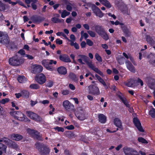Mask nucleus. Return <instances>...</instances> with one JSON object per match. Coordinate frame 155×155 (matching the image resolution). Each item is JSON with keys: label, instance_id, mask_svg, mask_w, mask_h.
Returning <instances> with one entry per match:
<instances>
[{"label": "nucleus", "instance_id": "1", "mask_svg": "<svg viewBox=\"0 0 155 155\" xmlns=\"http://www.w3.org/2000/svg\"><path fill=\"white\" fill-rule=\"evenodd\" d=\"M10 115L15 119L21 121H28L29 120L22 112L19 111L10 112Z\"/></svg>", "mask_w": 155, "mask_h": 155}, {"label": "nucleus", "instance_id": "2", "mask_svg": "<svg viewBox=\"0 0 155 155\" xmlns=\"http://www.w3.org/2000/svg\"><path fill=\"white\" fill-rule=\"evenodd\" d=\"M75 115L77 118L81 120H84L88 117V114L81 108H78L75 112Z\"/></svg>", "mask_w": 155, "mask_h": 155}, {"label": "nucleus", "instance_id": "3", "mask_svg": "<svg viewBox=\"0 0 155 155\" xmlns=\"http://www.w3.org/2000/svg\"><path fill=\"white\" fill-rule=\"evenodd\" d=\"M57 61L52 60L45 59L41 61L42 65L48 70L53 71L55 70V68L51 65L56 64Z\"/></svg>", "mask_w": 155, "mask_h": 155}, {"label": "nucleus", "instance_id": "4", "mask_svg": "<svg viewBox=\"0 0 155 155\" xmlns=\"http://www.w3.org/2000/svg\"><path fill=\"white\" fill-rule=\"evenodd\" d=\"M9 64L13 66L18 65L24 62L23 59L18 55H15L9 59Z\"/></svg>", "mask_w": 155, "mask_h": 155}, {"label": "nucleus", "instance_id": "5", "mask_svg": "<svg viewBox=\"0 0 155 155\" xmlns=\"http://www.w3.org/2000/svg\"><path fill=\"white\" fill-rule=\"evenodd\" d=\"M91 7L92 10L94 13L99 18H101L104 16V14L101 11L100 9L96 6L95 5L91 3L88 2L86 3V5H84Z\"/></svg>", "mask_w": 155, "mask_h": 155}, {"label": "nucleus", "instance_id": "6", "mask_svg": "<svg viewBox=\"0 0 155 155\" xmlns=\"http://www.w3.org/2000/svg\"><path fill=\"white\" fill-rule=\"evenodd\" d=\"M87 90L89 94L93 95H99L100 93L98 87L93 84H91L89 85L87 87Z\"/></svg>", "mask_w": 155, "mask_h": 155}, {"label": "nucleus", "instance_id": "7", "mask_svg": "<svg viewBox=\"0 0 155 155\" xmlns=\"http://www.w3.org/2000/svg\"><path fill=\"white\" fill-rule=\"evenodd\" d=\"M9 42V37L6 32L0 31V43L3 45H8Z\"/></svg>", "mask_w": 155, "mask_h": 155}, {"label": "nucleus", "instance_id": "8", "mask_svg": "<svg viewBox=\"0 0 155 155\" xmlns=\"http://www.w3.org/2000/svg\"><path fill=\"white\" fill-rule=\"evenodd\" d=\"M95 30L96 32L105 40L108 39L109 37L107 35L104 31L103 28L99 26H96L95 27Z\"/></svg>", "mask_w": 155, "mask_h": 155}, {"label": "nucleus", "instance_id": "9", "mask_svg": "<svg viewBox=\"0 0 155 155\" xmlns=\"http://www.w3.org/2000/svg\"><path fill=\"white\" fill-rule=\"evenodd\" d=\"M36 81L39 84H42L45 83L46 81L45 75L41 73L37 75L35 78Z\"/></svg>", "mask_w": 155, "mask_h": 155}, {"label": "nucleus", "instance_id": "10", "mask_svg": "<svg viewBox=\"0 0 155 155\" xmlns=\"http://www.w3.org/2000/svg\"><path fill=\"white\" fill-rule=\"evenodd\" d=\"M26 114L30 118L35 121H40L41 120V118L37 114L32 112L27 111L26 112Z\"/></svg>", "mask_w": 155, "mask_h": 155}, {"label": "nucleus", "instance_id": "11", "mask_svg": "<svg viewBox=\"0 0 155 155\" xmlns=\"http://www.w3.org/2000/svg\"><path fill=\"white\" fill-rule=\"evenodd\" d=\"M43 67L40 65L35 64L31 67V72L33 73H40L42 71Z\"/></svg>", "mask_w": 155, "mask_h": 155}, {"label": "nucleus", "instance_id": "12", "mask_svg": "<svg viewBox=\"0 0 155 155\" xmlns=\"http://www.w3.org/2000/svg\"><path fill=\"white\" fill-rule=\"evenodd\" d=\"M133 122L137 129L140 131L143 132L144 130L143 129L139 119L137 117H134L133 119Z\"/></svg>", "mask_w": 155, "mask_h": 155}, {"label": "nucleus", "instance_id": "13", "mask_svg": "<svg viewBox=\"0 0 155 155\" xmlns=\"http://www.w3.org/2000/svg\"><path fill=\"white\" fill-rule=\"evenodd\" d=\"M123 150L125 155H132L133 153L136 152L134 149L127 147H124Z\"/></svg>", "mask_w": 155, "mask_h": 155}, {"label": "nucleus", "instance_id": "14", "mask_svg": "<svg viewBox=\"0 0 155 155\" xmlns=\"http://www.w3.org/2000/svg\"><path fill=\"white\" fill-rule=\"evenodd\" d=\"M27 132L31 136L36 138L37 139L39 140L41 139L40 136L38 135V133L37 131L33 130L28 129L27 130Z\"/></svg>", "mask_w": 155, "mask_h": 155}, {"label": "nucleus", "instance_id": "15", "mask_svg": "<svg viewBox=\"0 0 155 155\" xmlns=\"http://www.w3.org/2000/svg\"><path fill=\"white\" fill-rule=\"evenodd\" d=\"M77 57L78 61L81 64H84L88 61V58L84 55H78Z\"/></svg>", "mask_w": 155, "mask_h": 155}, {"label": "nucleus", "instance_id": "16", "mask_svg": "<svg viewBox=\"0 0 155 155\" xmlns=\"http://www.w3.org/2000/svg\"><path fill=\"white\" fill-rule=\"evenodd\" d=\"M63 105L66 110H69L74 107V105L68 100L64 101L63 102Z\"/></svg>", "mask_w": 155, "mask_h": 155}, {"label": "nucleus", "instance_id": "17", "mask_svg": "<svg viewBox=\"0 0 155 155\" xmlns=\"http://www.w3.org/2000/svg\"><path fill=\"white\" fill-rule=\"evenodd\" d=\"M125 64L127 69L129 71L133 73L135 72V69L134 67L130 62L126 61L125 62Z\"/></svg>", "mask_w": 155, "mask_h": 155}, {"label": "nucleus", "instance_id": "18", "mask_svg": "<svg viewBox=\"0 0 155 155\" xmlns=\"http://www.w3.org/2000/svg\"><path fill=\"white\" fill-rule=\"evenodd\" d=\"M11 141H8L7 143V145L8 146L16 150H19L18 145L15 142H13L10 140Z\"/></svg>", "mask_w": 155, "mask_h": 155}, {"label": "nucleus", "instance_id": "19", "mask_svg": "<svg viewBox=\"0 0 155 155\" xmlns=\"http://www.w3.org/2000/svg\"><path fill=\"white\" fill-rule=\"evenodd\" d=\"M23 138V137L22 135L18 134H13L11 136V138L12 139L16 141L21 140Z\"/></svg>", "mask_w": 155, "mask_h": 155}, {"label": "nucleus", "instance_id": "20", "mask_svg": "<svg viewBox=\"0 0 155 155\" xmlns=\"http://www.w3.org/2000/svg\"><path fill=\"white\" fill-rule=\"evenodd\" d=\"M59 59L61 61L66 62H70L71 60L69 56L66 54L60 55L59 56Z\"/></svg>", "mask_w": 155, "mask_h": 155}, {"label": "nucleus", "instance_id": "21", "mask_svg": "<svg viewBox=\"0 0 155 155\" xmlns=\"http://www.w3.org/2000/svg\"><path fill=\"white\" fill-rule=\"evenodd\" d=\"M98 120L99 122L101 123H105L106 121V117L103 114H98Z\"/></svg>", "mask_w": 155, "mask_h": 155}, {"label": "nucleus", "instance_id": "22", "mask_svg": "<svg viewBox=\"0 0 155 155\" xmlns=\"http://www.w3.org/2000/svg\"><path fill=\"white\" fill-rule=\"evenodd\" d=\"M99 1L101 3L108 8H110L112 6L109 2L107 0H99Z\"/></svg>", "mask_w": 155, "mask_h": 155}, {"label": "nucleus", "instance_id": "23", "mask_svg": "<svg viewBox=\"0 0 155 155\" xmlns=\"http://www.w3.org/2000/svg\"><path fill=\"white\" fill-rule=\"evenodd\" d=\"M57 71L59 74H65L67 73L66 69L64 67L58 68L57 69Z\"/></svg>", "mask_w": 155, "mask_h": 155}, {"label": "nucleus", "instance_id": "24", "mask_svg": "<svg viewBox=\"0 0 155 155\" xmlns=\"http://www.w3.org/2000/svg\"><path fill=\"white\" fill-rule=\"evenodd\" d=\"M114 124L117 127L121 128L122 127V124L120 120L118 118H116L114 120Z\"/></svg>", "mask_w": 155, "mask_h": 155}, {"label": "nucleus", "instance_id": "25", "mask_svg": "<svg viewBox=\"0 0 155 155\" xmlns=\"http://www.w3.org/2000/svg\"><path fill=\"white\" fill-rule=\"evenodd\" d=\"M22 97L25 98H27L29 97V92L27 90H23L21 91Z\"/></svg>", "mask_w": 155, "mask_h": 155}, {"label": "nucleus", "instance_id": "26", "mask_svg": "<svg viewBox=\"0 0 155 155\" xmlns=\"http://www.w3.org/2000/svg\"><path fill=\"white\" fill-rule=\"evenodd\" d=\"M18 80L20 83H24L27 81L26 78L24 76H20L18 78Z\"/></svg>", "mask_w": 155, "mask_h": 155}, {"label": "nucleus", "instance_id": "27", "mask_svg": "<svg viewBox=\"0 0 155 155\" xmlns=\"http://www.w3.org/2000/svg\"><path fill=\"white\" fill-rule=\"evenodd\" d=\"M51 21L54 23H60L63 22L64 20L63 19H60L56 17H54L51 18Z\"/></svg>", "mask_w": 155, "mask_h": 155}, {"label": "nucleus", "instance_id": "28", "mask_svg": "<svg viewBox=\"0 0 155 155\" xmlns=\"http://www.w3.org/2000/svg\"><path fill=\"white\" fill-rule=\"evenodd\" d=\"M119 98L121 101L127 107H129V104L128 103L125 98L123 96H119Z\"/></svg>", "mask_w": 155, "mask_h": 155}, {"label": "nucleus", "instance_id": "29", "mask_svg": "<svg viewBox=\"0 0 155 155\" xmlns=\"http://www.w3.org/2000/svg\"><path fill=\"white\" fill-rule=\"evenodd\" d=\"M70 14V12H68L65 10H64L61 13V16L62 18H64L69 15Z\"/></svg>", "mask_w": 155, "mask_h": 155}, {"label": "nucleus", "instance_id": "30", "mask_svg": "<svg viewBox=\"0 0 155 155\" xmlns=\"http://www.w3.org/2000/svg\"><path fill=\"white\" fill-rule=\"evenodd\" d=\"M117 59L118 62L120 64H124L125 58L121 55L119 56L118 58H117Z\"/></svg>", "mask_w": 155, "mask_h": 155}, {"label": "nucleus", "instance_id": "31", "mask_svg": "<svg viewBox=\"0 0 155 155\" xmlns=\"http://www.w3.org/2000/svg\"><path fill=\"white\" fill-rule=\"evenodd\" d=\"M66 4L67 10L68 11H71L72 9V7L73 6V4L69 2H66Z\"/></svg>", "mask_w": 155, "mask_h": 155}, {"label": "nucleus", "instance_id": "32", "mask_svg": "<svg viewBox=\"0 0 155 155\" xmlns=\"http://www.w3.org/2000/svg\"><path fill=\"white\" fill-rule=\"evenodd\" d=\"M95 76L99 81L104 86H106V84L104 80L97 74H95Z\"/></svg>", "mask_w": 155, "mask_h": 155}, {"label": "nucleus", "instance_id": "33", "mask_svg": "<svg viewBox=\"0 0 155 155\" xmlns=\"http://www.w3.org/2000/svg\"><path fill=\"white\" fill-rule=\"evenodd\" d=\"M30 89H38L40 88L39 85L36 84H30L29 86Z\"/></svg>", "mask_w": 155, "mask_h": 155}, {"label": "nucleus", "instance_id": "34", "mask_svg": "<svg viewBox=\"0 0 155 155\" xmlns=\"http://www.w3.org/2000/svg\"><path fill=\"white\" fill-rule=\"evenodd\" d=\"M38 1L37 0H31V2L32 3L31 4V6L32 8L34 10H36L37 8V6L35 4L37 3Z\"/></svg>", "mask_w": 155, "mask_h": 155}, {"label": "nucleus", "instance_id": "35", "mask_svg": "<svg viewBox=\"0 0 155 155\" xmlns=\"http://www.w3.org/2000/svg\"><path fill=\"white\" fill-rule=\"evenodd\" d=\"M86 63L87 64L89 68L93 70L94 71L97 68H96L95 66L92 64L91 62H89L88 61H87Z\"/></svg>", "mask_w": 155, "mask_h": 155}, {"label": "nucleus", "instance_id": "36", "mask_svg": "<svg viewBox=\"0 0 155 155\" xmlns=\"http://www.w3.org/2000/svg\"><path fill=\"white\" fill-rule=\"evenodd\" d=\"M8 141H11L10 140L7 138L5 137L0 138V142H4L7 144Z\"/></svg>", "mask_w": 155, "mask_h": 155}, {"label": "nucleus", "instance_id": "37", "mask_svg": "<svg viewBox=\"0 0 155 155\" xmlns=\"http://www.w3.org/2000/svg\"><path fill=\"white\" fill-rule=\"evenodd\" d=\"M135 82V81L134 80H131L127 83V85L129 87H133L134 86V83Z\"/></svg>", "mask_w": 155, "mask_h": 155}, {"label": "nucleus", "instance_id": "38", "mask_svg": "<svg viewBox=\"0 0 155 155\" xmlns=\"http://www.w3.org/2000/svg\"><path fill=\"white\" fill-rule=\"evenodd\" d=\"M148 58H151L152 60L151 63L153 64H155V55L154 56L152 54H150L147 57Z\"/></svg>", "mask_w": 155, "mask_h": 155}, {"label": "nucleus", "instance_id": "39", "mask_svg": "<svg viewBox=\"0 0 155 155\" xmlns=\"http://www.w3.org/2000/svg\"><path fill=\"white\" fill-rule=\"evenodd\" d=\"M138 140L141 143H147L148 142L144 138L141 137H139L138 138Z\"/></svg>", "mask_w": 155, "mask_h": 155}, {"label": "nucleus", "instance_id": "40", "mask_svg": "<svg viewBox=\"0 0 155 155\" xmlns=\"http://www.w3.org/2000/svg\"><path fill=\"white\" fill-rule=\"evenodd\" d=\"M49 107H50V110L49 112V114L52 115L53 114V112H54L55 110V108L54 107L52 104H50L49 105Z\"/></svg>", "mask_w": 155, "mask_h": 155}, {"label": "nucleus", "instance_id": "41", "mask_svg": "<svg viewBox=\"0 0 155 155\" xmlns=\"http://www.w3.org/2000/svg\"><path fill=\"white\" fill-rule=\"evenodd\" d=\"M146 40L147 42L150 44H152L153 43V39L149 36L147 35L146 36Z\"/></svg>", "mask_w": 155, "mask_h": 155}, {"label": "nucleus", "instance_id": "42", "mask_svg": "<svg viewBox=\"0 0 155 155\" xmlns=\"http://www.w3.org/2000/svg\"><path fill=\"white\" fill-rule=\"evenodd\" d=\"M56 35L57 36H62L63 37H64L66 39H67V40H68V41H70V39H69L66 36V35L62 32H58L56 33Z\"/></svg>", "mask_w": 155, "mask_h": 155}, {"label": "nucleus", "instance_id": "43", "mask_svg": "<svg viewBox=\"0 0 155 155\" xmlns=\"http://www.w3.org/2000/svg\"><path fill=\"white\" fill-rule=\"evenodd\" d=\"M122 28L126 36H127L129 35L130 33L129 30L127 29L126 28L124 27Z\"/></svg>", "mask_w": 155, "mask_h": 155}, {"label": "nucleus", "instance_id": "44", "mask_svg": "<svg viewBox=\"0 0 155 155\" xmlns=\"http://www.w3.org/2000/svg\"><path fill=\"white\" fill-rule=\"evenodd\" d=\"M150 114L153 118L155 117V109L152 108L150 111Z\"/></svg>", "mask_w": 155, "mask_h": 155}, {"label": "nucleus", "instance_id": "45", "mask_svg": "<svg viewBox=\"0 0 155 155\" xmlns=\"http://www.w3.org/2000/svg\"><path fill=\"white\" fill-rule=\"evenodd\" d=\"M10 101V99L8 98L3 99L1 101H0V103L2 104H5L6 103Z\"/></svg>", "mask_w": 155, "mask_h": 155}, {"label": "nucleus", "instance_id": "46", "mask_svg": "<svg viewBox=\"0 0 155 155\" xmlns=\"http://www.w3.org/2000/svg\"><path fill=\"white\" fill-rule=\"evenodd\" d=\"M70 44L71 46H74L76 49H78L79 48V45L76 42L74 43L73 41H72Z\"/></svg>", "mask_w": 155, "mask_h": 155}, {"label": "nucleus", "instance_id": "47", "mask_svg": "<svg viewBox=\"0 0 155 155\" xmlns=\"http://www.w3.org/2000/svg\"><path fill=\"white\" fill-rule=\"evenodd\" d=\"M5 9V5L0 1V11H4Z\"/></svg>", "mask_w": 155, "mask_h": 155}, {"label": "nucleus", "instance_id": "48", "mask_svg": "<svg viewBox=\"0 0 155 155\" xmlns=\"http://www.w3.org/2000/svg\"><path fill=\"white\" fill-rule=\"evenodd\" d=\"M81 35H82L83 37L86 40L87 38L88 37V35L86 33H84L83 31H82L81 32Z\"/></svg>", "mask_w": 155, "mask_h": 155}, {"label": "nucleus", "instance_id": "49", "mask_svg": "<svg viewBox=\"0 0 155 155\" xmlns=\"http://www.w3.org/2000/svg\"><path fill=\"white\" fill-rule=\"evenodd\" d=\"M95 57L96 60L99 62H101L102 60L101 56L97 53H96L95 55Z\"/></svg>", "mask_w": 155, "mask_h": 155}, {"label": "nucleus", "instance_id": "50", "mask_svg": "<svg viewBox=\"0 0 155 155\" xmlns=\"http://www.w3.org/2000/svg\"><path fill=\"white\" fill-rule=\"evenodd\" d=\"M41 145L39 143H37L35 145V147L39 151H41Z\"/></svg>", "mask_w": 155, "mask_h": 155}, {"label": "nucleus", "instance_id": "51", "mask_svg": "<svg viewBox=\"0 0 155 155\" xmlns=\"http://www.w3.org/2000/svg\"><path fill=\"white\" fill-rule=\"evenodd\" d=\"M86 41L87 44L89 46H92L93 45V42L89 39H87Z\"/></svg>", "mask_w": 155, "mask_h": 155}, {"label": "nucleus", "instance_id": "52", "mask_svg": "<svg viewBox=\"0 0 155 155\" xmlns=\"http://www.w3.org/2000/svg\"><path fill=\"white\" fill-rule=\"evenodd\" d=\"M69 91L68 90H63L61 91V93L63 95H67L69 94Z\"/></svg>", "mask_w": 155, "mask_h": 155}, {"label": "nucleus", "instance_id": "53", "mask_svg": "<svg viewBox=\"0 0 155 155\" xmlns=\"http://www.w3.org/2000/svg\"><path fill=\"white\" fill-rule=\"evenodd\" d=\"M87 33L90 35V36L92 37H94L95 36L96 34L95 33L91 31H88Z\"/></svg>", "mask_w": 155, "mask_h": 155}, {"label": "nucleus", "instance_id": "54", "mask_svg": "<svg viewBox=\"0 0 155 155\" xmlns=\"http://www.w3.org/2000/svg\"><path fill=\"white\" fill-rule=\"evenodd\" d=\"M54 129L55 130H57L58 132H63L64 130L63 128L58 127H54Z\"/></svg>", "mask_w": 155, "mask_h": 155}, {"label": "nucleus", "instance_id": "55", "mask_svg": "<svg viewBox=\"0 0 155 155\" xmlns=\"http://www.w3.org/2000/svg\"><path fill=\"white\" fill-rule=\"evenodd\" d=\"M70 38L71 39V40H70V41H70L71 43L72 41H73L74 42L75 41L76 38L75 36L74 35H71Z\"/></svg>", "mask_w": 155, "mask_h": 155}, {"label": "nucleus", "instance_id": "56", "mask_svg": "<svg viewBox=\"0 0 155 155\" xmlns=\"http://www.w3.org/2000/svg\"><path fill=\"white\" fill-rule=\"evenodd\" d=\"M53 82L51 81H50L47 84L46 86L48 87H51L53 85Z\"/></svg>", "mask_w": 155, "mask_h": 155}, {"label": "nucleus", "instance_id": "57", "mask_svg": "<svg viewBox=\"0 0 155 155\" xmlns=\"http://www.w3.org/2000/svg\"><path fill=\"white\" fill-rule=\"evenodd\" d=\"M94 71L99 74L102 77L104 76V74L101 71H100L97 68Z\"/></svg>", "mask_w": 155, "mask_h": 155}, {"label": "nucleus", "instance_id": "58", "mask_svg": "<svg viewBox=\"0 0 155 155\" xmlns=\"http://www.w3.org/2000/svg\"><path fill=\"white\" fill-rule=\"evenodd\" d=\"M6 148H5V151L4 152L3 149V147H1V149H0V155H2L3 153H5L6 152V148H7V147L6 146H5Z\"/></svg>", "mask_w": 155, "mask_h": 155}, {"label": "nucleus", "instance_id": "59", "mask_svg": "<svg viewBox=\"0 0 155 155\" xmlns=\"http://www.w3.org/2000/svg\"><path fill=\"white\" fill-rule=\"evenodd\" d=\"M69 87L72 91H74L75 89V86L71 84H69Z\"/></svg>", "mask_w": 155, "mask_h": 155}, {"label": "nucleus", "instance_id": "60", "mask_svg": "<svg viewBox=\"0 0 155 155\" xmlns=\"http://www.w3.org/2000/svg\"><path fill=\"white\" fill-rule=\"evenodd\" d=\"M65 128L68 130H72L74 129V127L73 125H71L70 126L66 127Z\"/></svg>", "mask_w": 155, "mask_h": 155}, {"label": "nucleus", "instance_id": "61", "mask_svg": "<svg viewBox=\"0 0 155 155\" xmlns=\"http://www.w3.org/2000/svg\"><path fill=\"white\" fill-rule=\"evenodd\" d=\"M18 53L20 54L21 55H24L25 54V51L22 49H21L19 51Z\"/></svg>", "mask_w": 155, "mask_h": 155}, {"label": "nucleus", "instance_id": "62", "mask_svg": "<svg viewBox=\"0 0 155 155\" xmlns=\"http://www.w3.org/2000/svg\"><path fill=\"white\" fill-rule=\"evenodd\" d=\"M56 41L57 44L58 45H61L62 43V41L59 39H57Z\"/></svg>", "mask_w": 155, "mask_h": 155}, {"label": "nucleus", "instance_id": "63", "mask_svg": "<svg viewBox=\"0 0 155 155\" xmlns=\"http://www.w3.org/2000/svg\"><path fill=\"white\" fill-rule=\"evenodd\" d=\"M15 95L17 98H19L21 97L22 96L21 92V93L15 94Z\"/></svg>", "mask_w": 155, "mask_h": 155}, {"label": "nucleus", "instance_id": "64", "mask_svg": "<svg viewBox=\"0 0 155 155\" xmlns=\"http://www.w3.org/2000/svg\"><path fill=\"white\" fill-rule=\"evenodd\" d=\"M86 43L84 41H83L81 44V46L82 48H84L85 47Z\"/></svg>", "mask_w": 155, "mask_h": 155}]
</instances>
